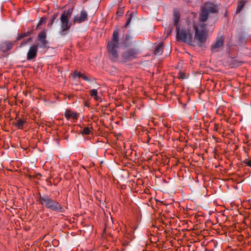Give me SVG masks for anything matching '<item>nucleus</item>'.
Listing matches in <instances>:
<instances>
[{"instance_id": "72a5a7b5", "label": "nucleus", "mask_w": 251, "mask_h": 251, "mask_svg": "<svg viewBox=\"0 0 251 251\" xmlns=\"http://www.w3.org/2000/svg\"><path fill=\"white\" fill-rule=\"evenodd\" d=\"M170 32L167 33V36L169 34Z\"/></svg>"}, {"instance_id": "473e14b6", "label": "nucleus", "mask_w": 251, "mask_h": 251, "mask_svg": "<svg viewBox=\"0 0 251 251\" xmlns=\"http://www.w3.org/2000/svg\"><path fill=\"white\" fill-rule=\"evenodd\" d=\"M5 205L6 206V209H8V208L7 207V206H8V207L10 206V205H7V204H5Z\"/></svg>"}, {"instance_id": "2eb2a0df", "label": "nucleus", "mask_w": 251, "mask_h": 251, "mask_svg": "<svg viewBox=\"0 0 251 251\" xmlns=\"http://www.w3.org/2000/svg\"><path fill=\"white\" fill-rule=\"evenodd\" d=\"M13 44L11 42H6L4 43V46L1 49L3 51H5L10 50L13 47Z\"/></svg>"}, {"instance_id": "cd10ccee", "label": "nucleus", "mask_w": 251, "mask_h": 251, "mask_svg": "<svg viewBox=\"0 0 251 251\" xmlns=\"http://www.w3.org/2000/svg\"><path fill=\"white\" fill-rule=\"evenodd\" d=\"M55 19V17L53 16L51 20H50V23L49 25H50V26H51L53 24V22H54V21Z\"/></svg>"}, {"instance_id": "2f4dec72", "label": "nucleus", "mask_w": 251, "mask_h": 251, "mask_svg": "<svg viewBox=\"0 0 251 251\" xmlns=\"http://www.w3.org/2000/svg\"><path fill=\"white\" fill-rule=\"evenodd\" d=\"M20 205H16V204H15V205H13V206H15V208H17V207H20V206H19Z\"/></svg>"}, {"instance_id": "dca6fc26", "label": "nucleus", "mask_w": 251, "mask_h": 251, "mask_svg": "<svg viewBox=\"0 0 251 251\" xmlns=\"http://www.w3.org/2000/svg\"><path fill=\"white\" fill-rule=\"evenodd\" d=\"M90 95L94 98L96 100H99V97L98 95V91L97 89H92L89 91Z\"/></svg>"}, {"instance_id": "f257e3e1", "label": "nucleus", "mask_w": 251, "mask_h": 251, "mask_svg": "<svg viewBox=\"0 0 251 251\" xmlns=\"http://www.w3.org/2000/svg\"><path fill=\"white\" fill-rule=\"evenodd\" d=\"M217 12L218 9L216 5L210 2L205 3L199 16V24L194 25L195 40L197 42L199 47H201L207 39L206 25L203 24V22L207 20L210 13H215Z\"/></svg>"}, {"instance_id": "bb28decb", "label": "nucleus", "mask_w": 251, "mask_h": 251, "mask_svg": "<svg viewBox=\"0 0 251 251\" xmlns=\"http://www.w3.org/2000/svg\"><path fill=\"white\" fill-rule=\"evenodd\" d=\"M193 205H186V211H188L189 210H192V207Z\"/></svg>"}, {"instance_id": "f03ea898", "label": "nucleus", "mask_w": 251, "mask_h": 251, "mask_svg": "<svg viewBox=\"0 0 251 251\" xmlns=\"http://www.w3.org/2000/svg\"><path fill=\"white\" fill-rule=\"evenodd\" d=\"M118 30L113 32L111 40L108 42L107 44V51L110 60L116 61L118 57Z\"/></svg>"}, {"instance_id": "f3484780", "label": "nucleus", "mask_w": 251, "mask_h": 251, "mask_svg": "<svg viewBox=\"0 0 251 251\" xmlns=\"http://www.w3.org/2000/svg\"><path fill=\"white\" fill-rule=\"evenodd\" d=\"M163 43H160L158 45L154 51V53L156 55L160 54L162 52Z\"/></svg>"}, {"instance_id": "4be33fe9", "label": "nucleus", "mask_w": 251, "mask_h": 251, "mask_svg": "<svg viewBox=\"0 0 251 251\" xmlns=\"http://www.w3.org/2000/svg\"><path fill=\"white\" fill-rule=\"evenodd\" d=\"M83 74L81 73L80 72L75 71L74 72L73 74V77L74 78H80L82 77Z\"/></svg>"}, {"instance_id": "1a4fd4ad", "label": "nucleus", "mask_w": 251, "mask_h": 251, "mask_svg": "<svg viewBox=\"0 0 251 251\" xmlns=\"http://www.w3.org/2000/svg\"><path fill=\"white\" fill-rule=\"evenodd\" d=\"M87 13L85 11L82 10L79 15H76L74 17L73 21L75 23H81L87 20Z\"/></svg>"}, {"instance_id": "423d86ee", "label": "nucleus", "mask_w": 251, "mask_h": 251, "mask_svg": "<svg viewBox=\"0 0 251 251\" xmlns=\"http://www.w3.org/2000/svg\"><path fill=\"white\" fill-rule=\"evenodd\" d=\"M224 37L223 36L218 37L215 43L211 47V51L212 52H216L220 50L224 45Z\"/></svg>"}, {"instance_id": "7c9ffc66", "label": "nucleus", "mask_w": 251, "mask_h": 251, "mask_svg": "<svg viewBox=\"0 0 251 251\" xmlns=\"http://www.w3.org/2000/svg\"><path fill=\"white\" fill-rule=\"evenodd\" d=\"M239 205H236V204H234V205H230V206L232 207H235V208H237L238 207V206Z\"/></svg>"}, {"instance_id": "c756f323", "label": "nucleus", "mask_w": 251, "mask_h": 251, "mask_svg": "<svg viewBox=\"0 0 251 251\" xmlns=\"http://www.w3.org/2000/svg\"><path fill=\"white\" fill-rule=\"evenodd\" d=\"M149 205V206L151 205V207H152L153 209H154V210H155V207H157V205H153V204H151V205Z\"/></svg>"}, {"instance_id": "6ab92c4d", "label": "nucleus", "mask_w": 251, "mask_h": 251, "mask_svg": "<svg viewBox=\"0 0 251 251\" xmlns=\"http://www.w3.org/2000/svg\"><path fill=\"white\" fill-rule=\"evenodd\" d=\"M29 34L30 33L28 32L23 33H20L17 36V40L19 41L21 39L23 38L24 37L28 36Z\"/></svg>"}, {"instance_id": "a878e982", "label": "nucleus", "mask_w": 251, "mask_h": 251, "mask_svg": "<svg viewBox=\"0 0 251 251\" xmlns=\"http://www.w3.org/2000/svg\"><path fill=\"white\" fill-rule=\"evenodd\" d=\"M179 77L182 78V79H184L185 78V74L182 73V72H179Z\"/></svg>"}, {"instance_id": "ddd939ff", "label": "nucleus", "mask_w": 251, "mask_h": 251, "mask_svg": "<svg viewBox=\"0 0 251 251\" xmlns=\"http://www.w3.org/2000/svg\"><path fill=\"white\" fill-rule=\"evenodd\" d=\"M174 23V25L176 26V28L179 27V22L180 20V13L177 9H174L173 11Z\"/></svg>"}, {"instance_id": "412c9836", "label": "nucleus", "mask_w": 251, "mask_h": 251, "mask_svg": "<svg viewBox=\"0 0 251 251\" xmlns=\"http://www.w3.org/2000/svg\"><path fill=\"white\" fill-rule=\"evenodd\" d=\"M245 5V1H242L240 2L239 4L237 6V9H236V12L239 13L241 11L243 7Z\"/></svg>"}, {"instance_id": "4468645a", "label": "nucleus", "mask_w": 251, "mask_h": 251, "mask_svg": "<svg viewBox=\"0 0 251 251\" xmlns=\"http://www.w3.org/2000/svg\"><path fill=\"white\" fill-rule=\"evenodd\" d=\"M26 122V120L22 119H19L15 123L14 125L19 129H23L24 124Z\"/></svg>"}, {"instance_id": "a211bd4d", "label": "nucleus", "mask_w": 251, "mask_h": 251, "mask_svg": "<svg viewBox=\"0 0 251 251\" xmlns=\"http://www.w3.org/2000/svg\"><path fill=\"white\" fill-rule=\"evenodd\" d=\"M81 78L83 80H84L85 81H95V79L94 78L92 77L90 75H89L87 74H83Z\"/></svg>"}, {"instance_id": "0eeeda50", "label": "nucleus", "mask_w": 251, "mask_h": 251, "mask_svg": "<svg viewBox=\"0 0 251 251\" xmlns=\"http://www.w3.org/2000/svg\"><path fill=\"white\" fill-rule=\"evenodd\" d=\"M38 45L34 44L31 46L27 53V60L29 61L35 58L38 51Z\"/></svg>"}, {"instance_id": "aec40b11", "label": "nucleus", "mask_w": 251, "mask_h": 251, "mask_svg": "<svg viewBox=\"0 0 251 251\" xmlns=\"http://www.w3.org/2000/svg\"><path fill=\"white\" fill-rule=\"evenodd\" d=\"M91 131V128L86 127L83 128L82 131H81V133L84 135H89L90 134Z\"/></svg>"}, {"instance_id": "c85d7f7f", "label": "nucleus", "mask_w": 251, "mask_h": 251, "mask_svg": "<svg viewBox=\"0 0 251 251\" xmlns=\"http://www.w3.org/2000/svg\"><path fill=\"white\" fill-rule=\"evenodd\" d=\"M30 40H31V38H29V39H28V40L27 41V42H23V43H21V46H21V47H22V46H23L25 45V44H26V43H27L28 42H29Z\"/></svg>"}, {"instance_id": "5701e85b", "label": "nucleus", "mask_w": 251, "mask_h": 251, "mask_svg": "<svg viewBox=\"0 0 251 251\" xmlns=\"http://www.w3.org/2000/svg\"><path fill=\"white\" fill-rule=\"evenodd\" d=\"M45 20H46V19L45 18H44V17L41 18L40 19L39 22L37 25V28H38L39 27V26L42 25L43 24L45 23Z\"/></svg>"}, {"instance_id": "9b49d317", "label": "nucleus", "mask_w": 251, "mask_h": 251, "mask_svg": "<svg viewBox=\"0 0 251 251\" xmlns=\"http://www.w3.org/2000/svg\"><path fill=\"white\" fill-rule=\"evenodd\" d=\"M64 116L67 120L76 121L78 119V114L70 109H66L64 113Z\"/></svg>"}, {"instance_id": "9d476101", "label": "nucleus", "mask_w": 251, "mask_h": 251, "mask_svg": "<svg viewBox=\"0 0 251 251\" xmlns=\"http://www.w3.org/2000/svg\"><path fill=\"white\" fill-rule=\"evenodd\" d=\"M137 53V52L135 50H129L126 51H125L123 53L122 57L125 61L131 60L136 57Z\"/></svg>"}, {"instance_id": "6e6552de", "label": "nucleus", "mask_w": 251, "mask_h": 251, "mask_svg": "<svg viewBox=\"0 0 251 251\" xmlns=\"http://www.w3.org/2000/svg\"><path fill=\"white\" fill-rule=\"evenodd\" d=\"M46 32L45 30H43L40 32L38 35V41L40 44L38 45V47L41 48L45 49L47 47L48 44V41L46 40Z\"/></svg>"}, {"instance_id": "f8f14e48", "label": "nucleus", "mask_w": 251, "mask_h": 251, "mask_svg": "<svg viewBox=\"0 0 251 251\" xmlns=\"http://www.w3.org/2000/svg\"><path fill=\"white\" fill-rule=\"evenodd\" d=\"M45 206L50 210L60 213L64 212L66 209L64 205H45Z\"/></svg>"}, {"instance_id": "39448f33", "label": "nucleus", "mask_w": 251, "mask_h": 251, "mask_svg": "<svg viewBox=\"0 0 251 251\" xmlns=\"http://www.w3.org/2000/svg\"><path fill=\"white\" fill-rule=\"evenodd\" d=\"M132 210L134 215V219L131 222L132 228L136 229L141 220V209L137 205H135L132 207Z\"/></svg>"}, {"instance_id": "b1692460", "label": "nucleus", "mask_w": 251, "mask_h": 251, "mask_svg": "<svg viewBox=\"0 0 251 251\" xmlns=\"http://www.w3.org/2000/svg\"><path fill=\"white\" fill-rule=\"evenodd\" d=\"M244 163L247 166L251 167V160L246 159L244 161Z\"/></svg>"}, {"instance_id": "393cba45", "label": "nucleus", "mask_w": 251, "mask_h": 251, "mask_svg": "<svg viewBox=\"0 0 251 251\" xmlns=\"http://www.w3.org/2000/svg\"><path fill=\"white\" fill-rule=\"evenodd\" d=\"M132 14H130L129 16V17L128 18V19L127 20V21H126V26H127L130 24L131 19H132Z\"/></svg>"}, {"instance_id": "20e7f679", "label": "nucleus", "mask_w": 251, "mask_h": 251, "mask_svg": "<svg viewBox=\"0 0 251 251\" xmlns=\"http://www.w3.org/2000/svg\"><path fill=\"white\" fill-rule=\"evenodd\" d=\"M72 14V10H68L67 12H64L61 16V26L59 34L61 36L67 35L71 27V24L69 22V17Z\"/></svg>"}, {"instance_id": "7ed1b4c3", "label": "nucleus", "mask_w": 251, "mask_h": 251, "mask_svg": "<svg viewBox=\"0 0 251 251\" xmlns=\"http://www.w3.org/2000/svg\"><path fill=\"white\" fill-rule=\"evenodd\" d=\"M176 39L188 43L190 45L194 46L193 40L192 30L188 27H183L181 29L179 27L176 28Z\"/></svg>"}]
</instances>
